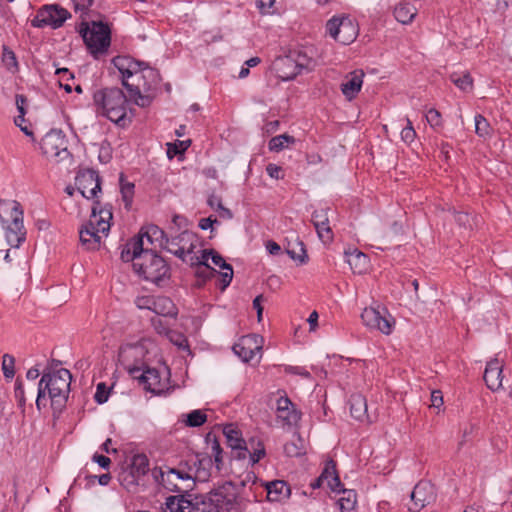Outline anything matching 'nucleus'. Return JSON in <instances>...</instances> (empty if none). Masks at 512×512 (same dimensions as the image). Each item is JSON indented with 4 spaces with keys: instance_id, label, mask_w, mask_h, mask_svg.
<instances>
[{
    "instance_id": "obj_1",
    "label": "nucleus",
    "mask_w": 512,
    "mask_h": 512,
    "mask_svg": "<svg viewBox=\"0 0 512 512\" xmlns=\"http://www.w3.org/2000/svg\"><path fill=\"white\" fill-rule=\"evenodd\" d=\"M72 375L69 370L61 368L55 372H44L39 383L36 406L41 410L46 406V392L54 410L61 411L65 406L70 392Z\"/></svg>"
},
{
    "instance_id": "obj_2",
    "label": "nucleus",
    "mask_w": 512,
    "mask_h": 512,
    "mask_svg": "<svg viewBox=\"0 0 512 512\" xmlns=\"http://www.w3.org/2000/svg\"><path fill=\"white\" fill-rule=\"evenodd\" d=\"M98 114L107 117L120 127L131 123L127 117V97L120 88L109 87L96 91L93 95Z\"/></svg>"
},
{
    "instance_id": "obj_3",
    "label": "nucleus",
    "mask_w": 512,
    "mask_h": 512,
    "mask_svg": "<svg viewBox=\"0 0 512 512\" xmlns=\"http://www.w3.org/2000/svg\"><path fill=\"white\" fill-rule=\"evenodd\" d=\"M0 223L6 230L7 243L19 247L25 240L26 231L23 225V210L16 200H0Z\"/></svg>"
},
{
    "instance_id": "obj_4",
    "label": "nucleus",
    "mask_w": 512,
    "mask_h": 512,
    "mask_svg": "<svg viewBox=\"0 0 512 512\" xmlns=\"http://www.w3.org/2000/svg\"><path fill=\"white\" fill-rule=\"evenodd\" d=\"M134 270L147 281L161 285L170 276V267L152 248L146 246L140 262L133 264Z\"/></svg>"
},
{
    "instance_id": "obj_5",
    "label": "nucleus",
    "mask_w": 512,
    "mask_h": 512,
    "mask_svg": "<svg viewBox=\"0 0 512 512\" xmlns=\"http://www.w3.org/2000/svg\"><path fill=\"white\" fill-rule=\"evenodd\" d=\"M81 33L87 48L94 57L105 53L110 46V29L103 22L92 21V27L90 28L89 24L83 20Z\"/></svg>"
},
{
    "instance_id": "obj_6",
    "label": "nucleus",
    "mask_w": 512,
    "mask_h": 512,
    "mask_svg": "<svg viewBox=\"0 0 512 512\" xmlns=\"http://www.w3.org/2000/svg\"><path fill=\"white\" fill-rule=\"evenodd\" d=\"M165 512H220L207 497L187 499L186 495L169 496L165 502Z\"/></svg>"
},
{
    "instance_id": "obj_7",
    "label": "nucleus",
    "mask_w": 512,
    "mask_h": 512,
    "mask_svg": "<svg viewBox=\"0 0 512 512\" xmlns=\"http://www.w3.org/2000/svg\"><path fill=\"white\" fill-rule=\"evenodd\" d=\"M207 498L209 501H212L218 509L221 506L225 507L228 512H243L245 499L239 496L237 486L231 481H227L211 491Z\"/></svg>"
},
{
    "instance_id": "obj_8",
    "label": "nucleus",
    "mask_w": 512,
    "mask_h": 512,
    "mask_svg": "<svg viewBox=\"0 0 512 512\" xmlns=\"http://www.w3.org/2000/svg\"><path fill=\"white\" fill-rule=\"evenodd\" d=\"M71 17L70 12L58 4H48L42 6L32 19L33 27L44 28L51 27L57 29L63 26L65 21Z\"/></svg>"
},
{
    "instance_id": "obj_9",
    "label": "nucleus",
    "mask_w": 512,
    "mask_h": 512,
    "mask_svg": "<svg viewBox=\"0 0 512 512\" xmlns=\"http://www.w3.org/2000/svg\"><path fill=\"white\" fill-rule=\"evenodd\" d=\"M41 150L48 158L63 161L71 156L67 148V140L61 130H51L41 140Z\"/></svg>"
},
{
    "instance_id": "obj_10",
    "label": "nucleus",
    "mask_w": 512,
    "mask_h": 512,
    "mask_svg": "<svg viewBox=\"0 0 512 512\" xmlns=\"http://www.w3.org/2000/svg\"><path fill=\"white\" fill-rule=\"evenodd\" d=\"M77 190L86 199H95L101 193V179L93 169H81L75 177Z\"/></svg>"
},
{
    "instance_id": "obj_11",
    "label": "nucleus",
    "mask_w": 512,
    "mask_h": 512,
    "mask_svg": "<svg viewBox=\"0 0 512 512\" xmlns=\"http://www.w3.org/2000/svg\"><path fill=\"white\" fill-rule=\"evenodd\" d=\"M410 497L412 503L408 506V510L410 512H419L425 506L435 501V488L429 481H419L412 490Z\"/></svg>"
},
{
    "instance_id": "obj_12",
    "label": "nucleus",
    "mask_w": 512,
    "mask_h": 512,
    "mask_svg": "<svg viewBox=\"0 0 512 512\" xmlns=\"http://www.w3.org/2000/svg\"><path fill=\"white\" fill-rule=\"evenodd\" d=\"M159 82V72L147 65H145V67L135 75L133 82L122 80V84L126 89H131L133 86H139V90L144 91V93L155 92Z\"/></svg>"
},
{
    "instance_id": "obj_13",
    "label": "nucleus",
    "mask_w": 512,
    "mask_h": 512,
    "mask_svg": "<svg viewBox=\"0 0 512 512\" xmlns=\"http://www.w3.org/2000/svg\"><path fill=\"white\" fill-rule=\"evenodd\" d=\"M174 227L169 228L170 235L165 240L164 247L162 249L174 254L176 257L181 259L183 262H187L185 259V246L188 242H191L195 238V233L188 230H184L179 234L173 232Z\"/></svg>"
},
{
    "instance_id": "obj_14",
    "label": "nucleus",
    "mask_w": 512,
    "mask_h": 512,
    "mask_svg": "<svg viewBox=\"0 0 512 512\" xmlns=\"http://www.w3.org/2000/svg\"><path fill=\"white\" fill-rule=\"evenodd\" d=\"M263 338L257 334L242 336L237 343L233 345L234 353L244 362H248L262 350Z\"/></svg>"
},
{
    "instance_id": "obj_15",
    "label": "nucleus",
    "mask_w": 512,
    "mask_h": 512,
    "mask_svg": "<svg viewBox=\"0 0 512 512\" xmlns=\"http://www.w3.org/2000/svg\"><path fill=\"white\" fill-rule=\"evenodd\" d=\"M129 372L134 378L139 380L145 390L155 394H158L163 390L161 377L157 369L147 367L141 372V368L133 367L129 369Z\"/></svg>"
},
{
    "instance_id": "obj_16",
    "label": "nucleus",
    "mask_w": 512,
    "mask_h": 512,
    "mask_svg": "<svg viewBox=\"0 0 512 512\" xmlns=\"http://www.w3.org/2000/svg\"><path fill=\"white\" fill-rule=\"evenodd\" d=\"M363 323L372 329L379 330L383 334L389 335L392 331L390 321L376 308H365L361 314Z\"/></svg>"
},
{
    "instance_id": "obj_17",
    "label": "nucleus",
    "mask_w": 512,
    "mask_h": 512,
    "mask_svg": "<svg viewBox=\"0 0 512 512\" xmlns=\"http://www.w3.org/2000/svg\"><path fill=\"white\" fill-rule=\"evenodd\" d=\"M188 470L192 473L194 483L196 481L206 482L210 477V470L212 467V459L211 456L197 454L189 464L186 462L185 464Z\"/></svg>"
},
{
    "instance_id": "obj_18",
    "label": "nucleus",
    "mask_w": 512,
    "mask_h": 512,
    "mask_svg": "<svg viewBox=\"0 0 512 512\" xmlns=\"http://www.w3.org/2000/svg\"><path fill=\"white\" fill-rule=\"evenodd\" d=\"M272 67L277 77L282 81H290L300 74L297 64L294 61V55L288 54L277 57Z\"/></svg>"
},
{
    "instance_id": "obj_19",
    "label": "nucleus",
    "mask_w": 512,
    "mask_h": 512,
    "mask_svg": "<svg viewBox=\"0 0 512 512\" xmlns=\"http://www.w3.org/2000/svg\"><path fill=\"white\" fill-rule=\"evenodd\" d=\"M503 365L498 358L491 359L485 368L483 379L486 386L493 392L502 387Z\"/></svg>"
},
{
    "instance_id": "obj_20",
    "label": "nucleus",
    "mask_w": 512,
    "mask_h": 512,
    "mask_svg": "<svg viewBox=\"0 0 512 512\" xmlns=\"http://www.w3.org/2000/svg\"><path fill=\"white\" fill-rule=\"evenodd\" d=\"M112 62L122 74L123 80L135 77L147 65L145 62L135 60L130 56H117L113 58Z\"/></svg>"
},
{
    "instance_id": "obj_21",
    "label": "nucleus",
    "mask_w": 512,
    "mask_h": 512,
    "mask_svg": "<svg viewBox=\"0 0 512 512\" xmlns=\"http://www.w3.org/2000/svg\"><path fill=\"white\" fill-rule=\"evenodd\" d=\"M223 434L226 437L228 445L234 451V457L237 459H245L247 457L248 449L240 432L234 428L233 425H226L223 428Z\"/></svg>"
},
{
    "instance_id": "obj_22",
    "label": "nucleus",
    "mask_w": 512,
    "mask_h": 512,
    "mask_svg": "<svg viewBox=\"0 0 512 512\" xmlns=\"http://www.w3.org/2000/svg\"><path fill=\"white\" fill-rule=\"evenodd\" d=\"M312 223L322 242L329 243L333 240V233L329 226L328 209L314 211L312 214Z\"/></svg>"
},
{
    "instance_id": "obj_23",
    "label": "nucleus",
    "mask_w": 512,
    "mask_h": 512,
    "mask_svg": "<svg viewBox=\"0 0 512 512\" xmlns=\"http://www.w3.org/2000/svg\"><path fill=\"white\" fill-rule=\"evenodd\" d=\"M112 206L107 204L104 207H100V202L98 200L94 201L91 218L97 229L101 231V233H107L110 229V220L112 219Z\"/></svg>"
},
{
    "instance_id": "obj_24",
    "label": "nucleus",
    "mask_w": 512,
    "mask_h": 512,
    "mask_svg": "<svg viewBox=\"0 0 512 512\" xmlns=\"http://www.w3.org/2000/svg\"><path fill=\"white\" fill-rule=\"evenodd\" d=\"M101 231L97 229L95 222L90 219L89 222L80 229V242L87 250H96L100 246Z\"/></svg>"
},
{
    "instance_id": "obj_25",
    "label": "nucleus",
    "mask_w": 512,
    "mask_h": 512,
    "mask_svg": "<svg viewBox=\"0 0 512 512\" xmlns=\"http://www.w3.org/2000/svg\"><path fill=\"white\" fill-rule=\"evenodd\" d=\"M146 242L143 241V237H134L130 239L121 251V259L124 262L132 261L133 264L135 262H140L142 258V254L145 251Z\"/></svg>"
},
{
    "instance_id": "obj_26",
    "label": "nucleus",
    "mask_w": 512,
    "mask_h": 512,
    "mask_svg": "<svg viewBox=\"0 0 512 512\" xmlns=\"http://www.w3.org/2000/svg\"><path fill=\"white\" fill-rule=\"evenodd\" d=\"M278 417L287 424H295L300 420V413L294 408V404L286 396H281L277 400Z\"/></svg>"
},
{
    "instance_id": "obj_27",
    "label": "nucleus",
    "mask_w": 512,
    "mask_h": 512,
    "mask_svg": "<svg viewBox=\"0 0 512 512\" xmlns=\"http://www.w3.org/2000/svg\"><path fill=\"white\" fill-rule=\"evenodd\" d=\"M260 487L266 492L268 501L277 502L288 497L290 489L284 481L275 480L272 482L261 483Z\"/></svg>"
},
{
    "instance_id": "obj_28",
    "label": "nucleus",
    "mask_w": 512,
    "mask_h": 512,
    "mask_svg": "<svg viewBox=\"0 0 512 512\" xmlns=\"http://www.w3.org/2000/svg\"><path fill=\"white\" fill-rule=\"evenodd\" d=\"M364 73L362 71H354L351 76L341 84V91L348 99H354L361 90Z\"/></svg>"
},
{
    "instance_id": "obj_29",
    "label": "nucleus",
    "mask_w": 512,
    "mask_h": 512,
    "mask_svg": "<svg viewBox=\"0 0 512 512\" xmlns=\"http://www.w3.org/2000/svg\"><path fill=\"white\" fill-rule=\"evenodd\" d=\"M320 480H324L332 491H340L342 484L336 471V463L333 460L326 462Z\"/></svg>"
},
{
    "instance_id": "obj_30",
    "label": "nucleus",
    "mask_w": 512,
    "mask_h": 512,
    "mask_svg": "<svg viewBox=\"0 0 512 512\" xmlns=\"http://www.w3.org/2000/svg\"><path fill=\"white\" fill-rule=\"evenodd\" d=\"M145 302H151V310L158 315L162 316H175V306L173 302L167 297H157L153 299H144Z\"/></svg>"
},
{
    "instance_id": "obj_31",
    "label": "nucleus",
    "mask_w": 512,
    "mask_h": 512,
    "mask_svg": "<svg viewBox=\"0 0 512 512\" xmlns=\"http://www.w3.org/2000/svg\"><path fill=\"white\" fill-rule=\"evenodd\" d=\"M349 404L352 417L360 421L369 419L367 414V401L364 396L361 394L352 395L350 397Z\"/></svg>"
},
{
    "instance_id": "obj_32",
    "label": "nucleus",
    "mask_w": 512,
    "mask_h": 512,
    "mask_svg": "<svg viewBox=\"0 0 512 512\" xmlns=\"http://www.w3.org/2000/svg\"><path fill=\"white\" fill-rule=\"evenodd\" d=\"M347 263L354 273L362 274L368 268L369 259L364 253L354 250L353 252L346 253Z\"/></svg>"
},
{
    "instance_id": "obj_33",
    "label": "nucleus",
    "mask_w": 512,
    "mask_h": 512,
    "mask_svg": "<svg viewBox=\"0 0 512 512\" xmlns=\"http://www.w3.org/2000/svg\"><path fill=\"white\" fill-rule=\"evenodd\" d=\"M168 234L160 229L158 226L152 225L147 228L145 232L143 230L140 231L139 235L137 237H143V241L146 244L145 246H148L147 244L152 245L154 241L159 243V246L162 248L164 247L165 240L167 239Z\"/></svg>"
},
{
    "instance_id": "obj_34",
    "label": "nucleus",
    "mask_w": 512,
    "mask_h": 512,
    "mask_svg": "<svg viewBox=\"0 0 512 512\" xmlns=\"http://www.w3.org/2000/svg\"><path fill=\"white\" fill-rule=\"evenodd\" d=\"M130 474L138 480L140 476H144L149 470V460L145 454H136L132 458Z\"/></svg>"
},
{
    "instance_id": "obj_35",
    "label": "nucleus",
    "mask_w": 512,
    "mask_h": 512,
    "mask_svg": "<svg viewBox=\"0 0 512 512\" xmlns=\"http://www.w3.org/2000/svg\"><path fill=\"white\" fill-rule=\"evenodd\" d=\"M358 35V29L351 19L343 17V24L339 34V41L341 44L348 45L352 43Z\"/></svg>"
},
{
    "instance_id": "obj_36",
    "label": "nucleus",
    "mask_w": 512,
    "mask_h": 512,
    "mask_svg": "<svg viewBox=\"0 0 512 512\" xmlns=\"http://www.w3.org/2000/svg\"><path fill=\"white\" fill-rule=\"evenodd\" d=\"M284 452L289 457H299L306 453L305 442L300 435H293L292 439L285 443Z\"/></svg>"
},
{
    "instance_id": "obj_37",
    "label": "nucleus",
    "mask_w": 512,
    "mask_h": 512,
    "mask_svg": "<svg viewBox=\"0 0 512 512\" xmlns=\"http://www.w3.org/2000/svg\"><path fill=\"white\" fill-rule=\"evenodd\" d=\"M186 263H189L190 266L196 268V276L201 278L203 281L208 279L213 273L216 272V270L209 266L207 263L200 261V258L197 255L191 256Z\"/></svg>"
},
{
    "instance_id": "obj_38",
    "label": "nucleus",
    "mask_w": 512,
    "mask_h": 512,
    "mask_svg": "<svg viewBox=\"0 0 512 512\" xmlns=\"http://www.w3.org/2000/svg\"><path fill=\"white\" fill-rule=\"evenodd\" d=\"M394 16L398 22L408 24L416 16V9L409 3H400L395 7Z\"/></svg>"
},
{
    "instance_id": "obj_39",
    "label": "nucleus",
    "mask_w": 512,
    "mask_h": 512,
    "mask_svg": "<svg viewBox=\"0 0 512 512\" xmlns=\"http://www.w3.org/2000/svg\"><path fill=\"white\" fill-rule=\"evenodd\" d=\"M127 90L134 103L142 108L148 107L155 96L154 92L144 93V91L139 90V86H133V88Z\"/></svg>"
},
{
    "instance_id": "obj_40",
    "label": "nucleus",
    "mask_w": 512,
    "mask_h": 512,
    "mask_svg": "<svg viewBox=\"0 0 512 512\" xmlns=\"http://www.w3.org/2000/svg\"><path fill=\"white\" fill-rule=\"evenodd\" d=\"M452 83H454L460 90L467 92L473 87V79L469 72H453L449 76Z\"/></svg>"
},
{
    "instance_id": "obj_41",
    "label": "nucleus",
    "mask_w": 512,
    "mask_h": 512,
    "mask_svg": "<svg viewBox=\"0 0 512 512\" xmlns=\"http://www.w3.org/2000/svg\"><path fill=\"white\" fill-rule=\"evenodd\" d=\"M340 490L343 496L338 500L341 512H352L356 505V493L353 490H346L342 487Z\"/></svg>"
},
{
    "instance_id": "obj_42",
    "label": "nucleus",
    "mask_w": 512,
    "mask_h": 512,
    "mask_svg": "<svg viewBox=\"0 0 512 512\" xmlns=\"http://www.w3.org/2000/svg\"><path fill=\"white\" fill-rule=\"evenodd\" d=\"M119 182L120 192L125 203V208L130 209L134 195V184L131 182H126L123 174L120 175Z\"/></svg>"
},
{
    "instance_id": "obj_43",
    "label": "nucleus",
    "mask_w": 512,
    "mask_h": 512,
    "mask_svg": "<svg viewBox=\"0 0 512 512\" xmlns=\"http://www.w3.org/2000/svg\"><path fill=\"white\" fill-rule=\"evenodd\" d=\"M295 142V139L293 136H290L288 134H282L273 137L269 141V149L271 151L279 152L283 150L285 147H288L289 144H293Z\"/></svg>"
},
{
    "instance_id": "obj_44",
    "label": "nucleus",
    "mask_w": 512,
    "mask_h": 512,
    "mask_svg": "<svg viewBox=\"0 0 512 512\" xmlns=\"http://www.w3.org/2000/svg\"><path fill=\"white\" fill-rule=\"evenodd\" d=\"M185 420L183 422L188 427H199L207 421V415L202 410H193L188 414L184 415Z\"/></svg>"
},
{
    "instance_id": "obj_45",
    "label": "nucleus",
    "mask_w": 512,
    "mask_h": 512,
    "mask_svg": "<svg viewBox=\"0 0 512 512\" xmlns=\"http://www.w3.org/2000/svg\"><path fill=\"white\" fill-rule=\"evenodd\" d=\"M287 254L296 261H299L301 264L305 263L307 260V254L302 241H299L296 238V247H291L290 245L286 248Z\"/></svg>"
},
{
    "instance_id": "obj_46",
    "label": "nucleus",
    "mask_w": 512,
    "mask_h": 512,
    "mask_svg": "<svg viewBox=\"0 0 512 512\" xmlns=\"http://www.w3.org/2000/svg\"><path fill=\"white\" fill-rule=\"evenodd\" d=\"M206 441L207 442H210L212 441V444H211V452H212V455L214 456V461H215V465H216V468L218 471L221 470V465L223 463V458H222V448L218 442V440L216 439L215 435H213L212 433H208L207 436H206Z\"/></svg>"
},
{
    "instance_id": "obj_47",
    "label": "nucleus",
    "mask_w": 512,
    "mask_h": 512,
    "mask_svg": "<svg viewBox=\"0 0 512 512\" xmlns=\"http://www.w3.org/2000/svg\"><path fill=\"white\" fill-rule=\"evenodd\" d=\"M169 473L173 475V477H176L177 479L185 480L188 483L185 485V494L188 495V491L191 490L194 486V479L192 476V473L188 470H182V469H176V468H170Z\"/></svg>"
},
{
    "instance_id": "obj_48",
    "label": "nucleus",
    "mask_w": 512,
    "mask_h": 512,
    "mask_svg": "<svg viewBox=\"0 0 512 512\" xmlns=\"http://www.w3.org/2000/svg\"><path fill=\"white\" fill-rule=\"evenodd\" d=\"M2 371L6 379L11 380L15 375V358L10 354H4L2 357Z\"/></svg>"
},
{
    "instance_id": "obj_49",
    "label": "nucleus",
    "mask_w": 512,
    "mask_h": 512,
    "mask_svg": "<svg viewBox=\"0 0 512 512\" xmlns=\"http://www.w3.org/2000/svg\"><path fill=\"white\" fill-rule=\"evenodd\" d=\"M159 475L161 477V485L171 491V492H184L185 488L179 487L173 480V475L169 473V470L167 472H159Z\"/></svg>"
},
{
    "instance_id": "obj_50",
    "label": "nucleus",
    "mask_w": 512,
    "mask_h": 512,
    "mask_svg": "<svg viewBox=\"0 0 512 512\" xmlns=\"http://www.w3.org/2000/svg\"><path fill=\"white\" fill-rule=\"evenodd\" d=\"M343 24V17H333L328 20L326 24V29L329 35L334 38L336 41H339V34Z\"/></svg>"
},
{
    "instance_id": "obj_51",
    "label": "nucleus",
    "mask_w": 512,
    "mask_h": 512,
    "mask_svg": "<svg viewBox=\"0 0 512 512\" xmlns=\"http://www.w3.org/2000/svg\"><path fill=\"white\" fill-rule=\"evenodd\" d=\"M191 141H177L175 143L167 144V156L172 159L174 156L183 153L189 146Z\"/></svg>"
},
{
    "instance_id": "obj_52",
    "label": "nucleus",
    "mask_w": 512,
    "mask_h": 512,
    "mask_svg": "<svg viewBox=\"0 0 512 512\" xmlns=\"http://www.w3.org/2000/svg\"><path fill=\"white\" fill-rule=\"evenodd\" d=\"M290 55H294V61L297 64V68L299 72L303 69L311 70L313 65V60L309 58L306 54H302L297 51H293L289 53Z\"/></svg>"
},
{
    "instance_id": "obj_53",
    "label": "nucleus",
    "mask_w": 512,
    "mask_h": 512,
    "mask_svg": "<svg viewBox=\"0 0 512 512\" xmlns=\"http://www.w3.org/2000/svg\"><path fill=\"white\" fill-rule=\"evenodd\" d=\"M2 62L8 70L13 72L17 70L18 62L15 53L6 46L3 47Z\"/></svg>"
},
{
    "instance_id": "obj_54",
    "label": "nucleus",
    "mask_w": 512,
    "mask_h": 512,
    "mask_svg": "<svg viewBox=\"0 0 512 512\" xmlns=\"http://www.w3.org/2000/svg\"><path fill=\"white\" fill-rule=\"evenodd\" d=\"M475 132L480 137H485L490 133V124L488 121L480 114L475 116Z\"/></svg>"
},
{
    "instance_id": "obj_55",
    "label": "nucleus",
    "mask_w": 512,
    "mask_h": 512,
    "mask_svg": "<svg viewBox=\"0 0 512 512\" xmlns=\"http://www.w3.org/2000/svg\"><path fill=\"white\" fill-rule=\"evenodd\" d=\"M55 73L60 76V86L63 87L66 92L70 93L72 91V87L68 83L63 84L62 81L64 80V82H67L68 80L73 79V74L67 68H58Z\"/></svg>"
},
{
    "instance_id": "obj_56",
    "label": "nucleus",
    "mask_w": 512,
    "mask_h": 512,
    "mask_svg": "<svg viewBox=\"0 0 512 512\" xmlns=\"http://www.w3.org/2000/svg\"><path fill=\"white\" fill-rule=\"evenodd\" d=\"M425 117L429 125L433 128H437L442 125L441 114L434 108L429 109Z\"/></svg>"
},
{
    "instance_id": "obj_57",
    "label": "nucleus",
    "mask_w": 512,
    "mask_h": 512,
    "mask_svg": "<svg viewBox=\"0 0 512 512\" xmlns=\"http://www.w3.org/2000/svg\"><path fill=\"white\" fill-rule=\"evenodd\" d=\"M109 390L105 383H99L97 385L96 393L94 395V399L98 404H103L108 400Z\"/></svg>"
},
{
    "instance_id": "obj_58",
    "label": "nucleus",
    "mask_w": 512,
    "mask_h": 512,
    "mask_svg": "<svg viewBox=\"0 0 512 512\" xmlns=\"http://www.w3.org/2000/svg\"><path fill=\"white\" fill-rule=\"evenodd\" d=\"M415 136L416 132L412 126V122L407 119V126L402 129L401 138L404 142L410 143L414 140Z\"/></svg>"
},
{
    "instance_id": "obj_59",
    "label": "nucleus",
    "mask_w": 512,
    "mask_h": 512,
    "mask_svg": "<svg viewBox=\"0 0 512 512\" xmlns=\"http://www.w3.org/2000/svg\"><path fill=\"white\" fill-rule=\"evenodd\" d=\"M258 478L254 474V472L250 471L247 472L244 477L240 481L241 487L249 486V489L252 491L254 486H257L258 484Z\"/></svg>"
},
{
    "instance_id": "obj_60",
    "label": "nucleus",
    "mask_w": 512,
    "mask_h": 512,
    "mask_svg": "<svg viewBox=\"0 0 512 512\" xmlns=\"http://www.w3.org/2000/svg\"><path fill=\"white\" fill-rule=\"evenodd\" d=\"M454 218L460 227H463L465 229L472 227L471 219H470V216L468 213H465V212L455 213Z\"/></svg>"
},
{
    "instance_id": "obj_61",
    "label": "nucleus",
    "mask_w": 512,
    "mask_h": 512,
    "mask_svg": "<svg viewBox=\"0 0 512 512\" xmlns=\"http://www.w3.org/2000/svg\"><path fill=\"white\" fill-rule=\"evenodd\" d=\"M14 394H15L16 399L18 400L19 405L24 406L25 405L24 388H23V383L19 378H17L16 383H15Z\"/></svg>"
},
{
    "instance_id": "obj_62",
    "label": "nucleus",
    "mask_w": 512,
    "mask_h": 512,
    "mask_svg": "<svg viewBox=\"0 0 512 512\" xmlns=\"http://www.w3.org/2000/svg\"><path fill=\"white\" fill-rule=\"evenodd\" d=\"M258 448L254 449L253 452H247L250 457V461L252 464L257 463L264 455H265V449L264 446L261 443H258Z\"/></svg>"
},
{
    "instance_id": "obj_63",
    "label": "nucleus",
    "mask_w": 512,
    "mask_h": 512,
    "mask_svg": "<svg viewBox=\"0 0 512 512\" xmlns=\"http://www.w3.org/2000/svg\"><path fill=\"white\" fill-rule=\"evenodd\" d=\"M274 3L275 0H257L256 6L260 10L261 14H269Z\"/></svg>"
},
{
    "instance_id": "obj_64",
    "label": "nucleus",
    "mask_w": 512,
    "mask_h": 512,
    "mask_svg": "<svg viewBox=\"0 0 512 512\" xmlns=\"http://www.w3.org/2000/svg\"><path fill=\"white\" fill-rule=\"evenodd\" d=\"M211 260L215 265L219 266L221 269L231 270V265L226 263V261L223 259V257L215 251H214V253H212Z\"/></svg>"
}]
</instances>
